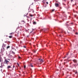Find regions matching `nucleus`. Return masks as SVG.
I'll use <instances>...</instances> for the list:
<instances>
[{
    "label": "nucleus",
    "instance_id": "19",
    "mask_svg": "<svg viewBox=\"0 0 78 78\" xmlns=\"http://www.w3.org/2000/svg\"><path fill=\"white\" fill-rule=\"evenodd\" d=\"M34 53H36V51L34 50Z\"/></svg>",
    "mask_w": 78,
    "mask_h": 78
},
{
    "label": "nucleus",
    "instance_id": "17",
    "mask_svg": "<svg viewBox=\"0 0 78 78\" xmlns=\"http://www.w3.org/2000/svg\"><path fill=\"white\" fill-rule=\"evenodd\" d=\"M1 60H2V58H0V62H1Z\"/></svg>",
    "mask_w": 78,
    "mask_h": 78
},
{
    "label": "nucleus",
    "instance_id": "24",
    "mask_svg": "<svg viewBox=\"0 0 78 78\" xmlns=\"http://www.w3.org/2000/svg\"><path fill=\"white\" fill-rule=\"evenodd\" d=\"M67 58V56H65V57L63 58Z\"/></svg>",
    "mask_w": 78,
    "mask_h": 78
},
{
    "label": "nucleus",
    "instance_id": "37",
    "mask_svg": "<svg viewBox=\"0 0 78 78\" xmlns=\"http://www.w3.org/2000/svg\"><path fill=\"white\" fill-rule=\"evenodd\" d=\"M68 33H69V32H68Z\"/></svg>",
    "mask_w": 78,
    "mask_h": 78
},
{
    "label": "nucleus",
    "instance_id": "7",
    "mask_svg": "<svg viewBox=\"0 0 78 78\" xmlns=\"http://www.w3.org/2000/svg\"><path fill=\"white\" fill-rule=\"evenodd\" d=\"M33 23L34 25H36V22H35V21H34L33 22Z\"/></svg>",
    "mask_w": 78,
    "mask_h": 78
},
{
    "label": "nucleus",
    "instance_id": "5",
    "mask_svg": "<svg viewBox=\"0 0 78 78\" xmlns=\"http://www.w3.org/2000/svg\"><path fill=\"white\" fill-rule=\"evenodd\" d=\"M40 62H44V61H43V60H42V59H41Z\"/></svg>",
    "mask_w": 78,
    "mask_h": 78
},
{
    "label": "nucleus",
    "instance_id": "16",
    "mask_svg": "<svg viewBox=\"0 0 78 78\" xmlns=\"http://www.w3.org/2000/svg\"><path fill=\"white\" fill-rule=\"evenodd\" d=\"M54 11H55V9H53L52 10V12H53Z\"/></svg>",
    "mask_w": 78,
    "mask_h": 78
},
{
    "label": "nucleus",
    "instance_id": "11",
    "mask_svg": "<svg viewBox=\"0 0 78 78\" xmlns=\"http://www.w3.org/2000/svg\"><path fill=\"white\" fill-rule=\"evenodd\" d=\"M9 38H12V36H9Z\"/></svg>",
    "mask_w": 78,
    "mask_h": 78
},
{
    "label": "nucleus",
    "instance_id": "6",
    "mask_svg": "<svg viewBox=\"0 0 78 78\" xmlns=\"http://www.w3.org/2000/svg\"><path fill=\"white\" fill-rule=\"evenodd\" d=\"M29 16H30V17H33V15H32L31 14H29Z\"/></svg>",
    "mask_w": 78,
    "mask_h": 78
},
{
    "label": "nucleus",
    "instance_id": "36",
    "mask_svg": "<svg viewBox=\"0 0 78 78\" xmlns=\"http://www.w3.org/2000/svg\"><path fill=\"white\" fill-rule=\"evenodd\" d=\"M12 53H14V52H12Z\"/></svg>",
    "mask_w": 78,
    "mask_h": 78
},
{
    "label": "nucleus",
    "instance_id": "9",
    "mask_svg": "<svg viewBox=\"0 0 78 78\" xmlns=\"http://www.w3.org/2000/svg\"><path fill=\"white\" fill-rule=\"evenodd\" d=\"M2 49H3V50H5V48H2V49L1 50V51H4V50H3V51L2 50Z\"/></svg>",
    "mask_w": 78,
    "mask_h": 78
},
{
    "label": "nucleus",
    "instance_id": "28",
    "mask_svg": "<svg viewBox=\"0 0 78 78\" xmlns=\"http://www.w3.org/2000/svg\"><path fill=\"white\" fill-rule=\"evenodd\" d=\"M23 48H26V46H24V47H23Z\"/></svg>",
    "mask_w": 78,
    "mask_h": 78
},
{
    "label": "nucleus",
    "instance_id": "1",
    "mask_svg": "<svg viewBox=\"0 0 78 78\" xmlns=\"http://www.w3.org/2000/svg\"><path fill=\"white\" fill-rule=\"evenodd\" d=\"M4 64H6L8 65V63H9V61L6 59H5L4 62Z\"/></svg>",
    "mask_w": 78,
    "mask_h": 78
},
{
    "label": "nucleus",
    "instance_id": "22",
    "mask_svg": "<svg viewBox=\"0 0 78 78\" xmlns=\"http://www.w3.org/2000/svg\"><path fill=\"white\" fill-rule=\"evenodd\" d=\"M13 68H14V67H15V66H14V65H13Z\"/></svg>",
    "mask_w": 78,
    "mask_h": 78
},
{
    "label": "nucleus",
    "instance_id": "27",
    "mask_svg": "<svg viewBox=\"0 0 78 78\" xmlns=\"http://www.w3.org/2000/svg\"><path fill=\"white\" fill-rule=\"evenodd\" d=\"M76 34H78V33H76Z\"/></svg>",
    "mask_w": 78,
    "mask_h": 78
},
{
    "label": "nucleus",
    "instance_id": "4",
    "mask_svg": "<svg viewBox=\"0 0 78 78\" xmlns=\"http://www.w3.org/2000/svg\"><path fill=\"white\" fill-rule=\"evenodd\" d=\"M73 62H74L75 63L76 62V60L75 59L73 60Z\"/></svg>",
    "mask_w": 78,
    "mask_h": 78
},
{
    "label": "nucleus",
    "instance_id": "31",
    "mask_svg": "<svg viewBox=\"0 0 78 78\" xmlns=\"http://www.w3.org/2000/svg\"><path fill=\"white\" fill-rule=\"evenodd\" d=\"M27 18H29V17H28V16H27Z\"/></svg>",
    "mask_w": 78,
    "mask_h": 78
},
{
    "label": "nucleus",
    "instance_id": "29",
    "mask_svg": "<svg viewBox=\"0 0 78 78\" xmlns=\"http://www.w3.org/2000/svg\"><path fill=\"white\" fill-rule=\"evenodd\" d=\"M74 66H76V65L74 64Z\"/></svg>",
    "mask_w": 78,
    "mask_h": 78
},
{
    "label": "nucleus",
    "instance_id": "15",
    "mask_svg": "<svg viewBox=\"0 0 78 78\" xmlns=\"http://www.w3.org/2000/svg\"><path fill=\"white\" fill-rule=\"evenodd\" d=\"M17 64L18 66H19V64L18 63H17Z\"/></svg>",
    "mask_w": 78,
    "mask_h": 78
},
{
    "label": "nucleus",
    "instance_id": "20",
    "mask_svg": "<svg viewBox=\"0 0 78 78\" xmlns=\"http://www.w3.org/2000/svg\"><path fill=\"white\" fill-rule=\"evenodd\" d=\"M18 58H19V59H20V58H21L20 57V56H18Z\"/></svg>",
    "mask_w": 78,
    "mask_h": 78
},
{
    "label": "nucleus",
    "instance_id": "34",
    "mask_svg": "<svg viewBox=\"0 0 78 78\" xmlns=\"http://www.w3.org/2000/svg\"><path fill=\"white\" fill-rule=\"evenodd\" d=\"M68 54H68H68H67V55H68Z\"/></svg>",
    "mask_w": 78,
    "mask_h": 78
},
{
    "label": "nucleus",
    "instance_id": "39",
    "mask_svg": "<svg viewBox=\"0 0 78 78\" xmlns=\"http://www.w3.org/2000/svg\"><path fill=\"white\" fill-rule=\"evenodd\" d=\"M56 2H58L57 1H56Z\"/></svg>",
    "mask_w": 78,
    "mask_h": 78
},
{
    "label": "nucleus",
    "instance_id": "3",
    "mask_svg": "<svg viewBox=\"0 0 78 78\" xmlns=\"http://www.w3.org/2000/svg\"><path fill=\"white\" fill-rule=\"evenodd\" d=\"M7 68L8 69H10V68H11V66H8L7 67Z\"/></svg>",
    "mask_w": 78,
    "mask_h": 78
},
{
    "label": "nucleus",
    "instance_id": "14",
    "mask_svg": "<svg viewBox=\"0 0 78 78\" xmlns=\"http://www.w3.org/2000/svg\"><path fill=\"white\" fill-rule=\"evenodd\" d=\"M31 11H32L33 12H34V10H33V9H31Z\"/></svg>",
    "mask_w": 78,
    "mask_h": 78
},
{
    "label": "nucleus",
    "instance_id": "32",
    "mask_svg": "<svg viewBox=\"0 0 78 78\" xmlns=\"http://www.w3.org/2000/svg\"><path fill=\"white\" fill-rule=\"evenodd\" d=\"M39 60H41V59H40V58H39Z\"/></svg>",
    "mask_w": 78,
    "mask_h": 78
},
{
    "label": "nucleus",
    "instance_id": "10",
    "mask_svg": "<svg viewBox=\"0 0 78 78\" xmlns=\"http://www.w3.org/2000/svg\"><path fill=\"white\" fill-rule=\"evenodd\" d=\"M30 66L31 67H33V65H32V64H30Z\"/></svg>",
    "mask_w": 78,
    "mask_h": 78
},
{
    "label": "nucleus",
    "instance_id": "33",
    "mask_svg": "<svg viewBox=\"0 0 78 78\" xmlns=\"http://www.w3.org/2000/svg\"><path fill=\"white\" fill-rule=\"evenodd\" d=\"M64 1H65H65H66V0H64Z\"/></svg>",
    "mask_w": 78,
    "mask_h": 78
},
{
    "label": "nucleus",
    "instance_id": "23",
    "mask_svg": "<svg viewBox=\"0 0 78 78\" xmlns=\"http://www.w3.org/2000/svg\"><path fill=\"white\" fill-rule=\"evenodd\" d=\"M46 3L47 5H48V2H46Z\"/></svg>",
    "mask_w": 78,
    "mask_h": 78
},
{
    "label": "nucleus",
    "instance_id": "12",
    "mask_svg": "<svg viewBox=\"0 0 78 78\" xmlns=\"http://www.w3.org/2000/svg\"><path fill=\"white\" fill-rule=\"evenodd\" d=\"M22 22H23V23H25V21L23 20L22 21H21Z\"/></svg>",
    "mask_w": 78,
    "mask_h": 78
},
{
    "label": "nucleus",
    "instance_id": "35",
    "mask_svg": "<svg viewBox=\"0 0 78 78\" xmlns=\"http://www.w3.org/2000/svg\"><path fill=\"white\" fill-rule=\"evenodd\" d=\"M8 59L9 60V61H10V59Z\"/></svg>",
    "mask_w": 78,
    "mask_h": 78
},
{
    "label": "nucleus",
    "instance_id": "18",
    "mask_svg": "<svg viewBox=\"0 0 78 78\" xmlns=\"http://www.w3.org/2000/svg\"><path fill=\"white\" fill-rule=\"evenodd\" d=\"M24 68H26V66H25V65H24Z\"/></svg>",
    "mask_w": 78,
    "mask_h": 78
},
{
    "label": "nucleus",
    "instance_id": "26",
    "mask_svg": "<svg viewBox=\"0 0 78 78\" xmlns=\"http://www.w3.org/2000/svg\"><path fill=\"white\" fill-rule=\"evenodd\" d=\"M73 0H71V2H73Z\"/></svg>",
    "mask_w": 78,
    "mask_h": 78
},
{
    "label": "nucleus",
    "instance_id": "13",
    "mask_svg": "<svg viewBox=\"0 0 78 78\" xmlns=\"http://www.w3.org/2000/svg\"><path fill=\"white\" fill-rule=\"evenodd\" d=\"M10 48V46H8L7 47V48Z\"/></svg>",
    "mask_w": 78,
    "mask_h": 78
},
{
    "label": "nucleus",
    "instance_id": "21",
    "mask_svg": "<svg viewBox=\"0 0 78 78\" xmlns=\"http://www.w3.org/2000/svg\"><path fill=\"white\" fill-rule=\"evenodd\" d=\"M34 2H37V0H34Z\"/></svg>",
    "mask_w": 78,
    "mask_h": 78
},
{
    "label": "nucleus",
    "instance_id": "30",
    "mask_svg": "<svg viewBox=\"0 0 78 78\" xmlns=\"http://www.w3.org/2000/svg\"><path fill=\"white\" fill-rule=\"evenodd\" d=\"M77 73V72H76L75 73H76H76Z\"/></svg>",
    "mask_w": 78,
    "mask_h": 78
},
{
    "label": "nucleus",
    "instance_id": "8",
    "mask_svg": "<svg viewBox=\"0 0 78 78\" xmlns=\"http://www.w3.org/2000/svg\"><path fill=\"white\" fill-rule=\"evenodd\" d=\"M14 33H11L9 34H10V35H12V34H14Z\"/></svg>",
    "mask_w": 78,
    "mask_h": 78
},
{
    "label": "nucleus",
    "instance_id": "25",
    "mask_svg": "<svg viewBox=\"0 0 78 78\" xmlns=\"http://www.w3.org/2000/svg\"><path fill=\"white\" fill-rule=\"evenodd\" d=\"M76 15H74V16L75 17H76Z\"/></svg>",
    "mask_w": 78,
    "mask_h": 78
},
{
    "label": "nucleus",
    "instance_id": "2",
    "mask_svg": "<svg viewBox=\"0 0 78 78\" xmlns=\"http://www.w3.org/2000/svg\"><path fill=\"white\" fill-rule=\"evenodd\" d=\"M55 5L56 7H58L59 6V4L58 3H55Z\"/></svg>",
    "mask_w": 78,
    "mask_h": 78
},
{
    "label": "nucleus",
    "instance_id": "38",
    "mask_svg": "<svg viewBox=\"0 0 78 78\" xmlns=\"http://www.w3.org/2000/svg\"><path fill=\"white\" fill-rule=\"evenodd\" d=\"M64 63L65 64V62H64Z\"/></svg>",
    "mask_w": 78,
    "mask_h": 78
}]
</instances>
